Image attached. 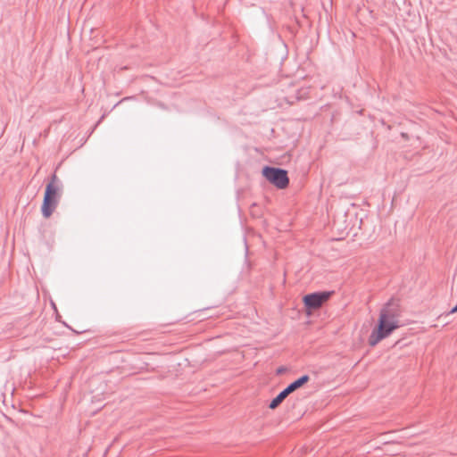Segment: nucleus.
<instances>
[{
  "label": "nucleus",
  "mask_w": 457,
  "mask_h": 457,
  "mask_svg": "<svg viewBox=\"0 0 457 457\" xmlns=\"http://www.w3.org/2000/svg\"><path fill=\"white\" fill-rule=\"evenodd\" d=\"M57 180L56 175H54L51 181L46 187L41 212L46 219L53 214L61 197V187Z\"/></svg>",
  "instance_id": "nucleus-2"
},
{
  "label": "nucleus",
  "mask_w": 457,
  "mask_h": 457,
  "mask_svg": "<svg viewBox=\"0 0 457 457\" xmlns=\"http://www.w3.org/2000/svg\"><path fill=\"white\" fill-rule=\"evenodd\" d=\"M399 327V312L390 305L385 306L380 310L378 321L369 336V345L370 346L377 345L380 341L388 337Z\"/></svg>",
  "instance_id": "nucleus-1"
},
{
  "label": "nucleus",
  "mask_w": 457,
  "mask_h": 457,
  "mask_svg": "<svg viewBox=\"0 0 457 457\" xmlns=\"http://www.w3.org/2000/svg\"><path fill=\"white\" fill-rule=\"evenodd\" d=\"M287 397L284 391L280 392L270 403L269 408L275 410Z\"/></svg>",
  "instance_id": "nucleus-6"
},
{
  "label": "nucleus",
  "mask_w": 457,
  "mask_h": 457,
  "mask_svg": "<svg viewBox=\"0 0 457 457\" xmlns=\"http://www.w3.org/2000/svg\"><path fill=\"white\" fill-rule=\"evenodd\" d=\"M331 295V292L323 291L304 295L303 297V303L305 306L306 313L311 315L313 310L320 309L329 300Z\"/></svg>",
  "instance_id": "nucleus-3"
},
{
  "label": "nucleus",
  "mask_w": 457,
  "mask_h": 457,
  "mask_svg": "<svg viewBox=\"0 0 457 457\" xmlns=\"http://www.w3.org/2000/svg\"><path fill=\"white\" fill-rule=\"evenodd\" d=\"M457 312V304L450 311V313L453 314Z\"/></svg>",
  "instance_id": "nucleus-7"
},
{
  "label": "nucleus",
  "mask_w": 457,
  "mask_h": 457,
  "mask_svg": "<svg viewBox=\"0 0 457 457\" xmlns=\"http://www.w3.org/2000/svg\"><path fill=\"white\" fill-rule=\"evenodd\" d=\"M262 175L274 186L278 188H286L288 186L289 180L287 173L284 170L265 167L262 170Z\"/></svg>",
  "instance_id": "nucleus-4"
},
{
  "label": "nucleus",
  "mask_w": 457,
  "mask_h": 457,
  "mask_svg": "<svg viewBox=\"0 0 457 457\" xmlns=\"http://www.w3.org/2000/svg\"><path fill=\"white\" fill-rule=\"evenodd\" d=\"M309 376L304 375L293 383H291L287 387H286L283 391L286 393L287 395H289L291 393L295 392L296 389L302 387L304 384H306L309 381Z\"/></svg>",
  "instance_id": "nucleus-5"
}]
</instances>
